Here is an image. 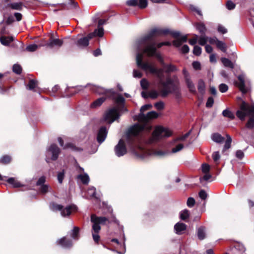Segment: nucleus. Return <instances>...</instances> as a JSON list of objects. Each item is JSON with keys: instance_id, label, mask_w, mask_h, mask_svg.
Wrapping results in <instances>:
<instances>
[{"instance_id": "nucleus-19", "label": "nucleus", "mask_w": 254, "mask_h": 254, "mask_svg": "<svg viewBox=\"0 0 254 254\" xmlns=\"http://www.w3.org/2000/svg\"><path fill=\"white\" fill-rule=\"evenodd\" d=\"M58 140L60 145L63 147L64 149H70L74 151L78 150V148L75 147L73 144L71 143H67L65 145H64V141L61 137H58Z\"/></svg>"}, {"instance_id": "nucleus-35", "label": "nucleus", "mask_w": 254, "mask_h": 254, "mask_svg": "<svg viewBox=\"0 0 254 254\" xmlns=\"http://www.w3.org/2000/svg\"><path fill=\"white\" fill-rule=\"evenodd\" d=\"M226 137L227 140L225 141L223 151H225L226 150L228 149L231 147V143L232 142L231 137L229 134H227Z\"/></svg>"}, {"instance_id": "nucleus-3", "label": "nucleus", "mask_w": 254, "mask_h": 254, "mask_svg": "<svg viewBox=\"0 0 254 254\" xmlns=\"http://www.w3.org/2000/svg\"><path fill=\"white\" fill-rule=\"evenodd\" d=\"M130 150L136 158L140 160H144L151 155L162 157L167 154V152L162 150L154 151L145 149L141 145L136 144L135 142H133L131 145Z\"/></svg>"}, {"instance_id": "nucleus-52", "label": "nucleus", "mask_w": 254, "mask_h": 254, "mask_svg": "<svg viewBox=\"0 0 254 254\" xmlns=\"http://www.w3.org/2000/svg\"><path fill=\"white\" fill-rule=\"evenodd\" d=\"M87 193L90 196H95L96 194V189L93 187L89 188L88 190Z\"/></svg>"}, {"instance_id": "nucleus-53", "label": "nucleus", "mask_w": 254, "mask_h": 254, "mask_svg": "<svg viewBox=\"0 0 254 254\" xmlns=\"http://www.w3.org/2000/svg\"><path fill=\"white\" fill-rule=\"evenodd\" d=\"M115 101L117 104H123L125 102V99L122 95H119L115 99Z\"/></svg>"}, {"instance_id": "nucleus-58", "label": "nucleus", "mask_w": 254, "mask_h": 254, "mask_svg": "<svg viewBox=\"0 0 254 254\" xmlns=\"http://www.w3.org/2000/svg\"><path fill=\"white\" fill-rule=\"evenodd\" d=\"M154 106L157 110H161L164 108V104L162 101H159L154 104Z\"/></svg>"}, {"instance_id": "nucleus-10", "label": "nucleus", "mask_w": 254, "mask_h": 254, "mask_svg": "<svg viewBox=\"0 0 254 254\" xmlns=\"http://www.w3.org/2000/svg\"><path fill=\"white\" fill-rule=\"evenodd\" d=\"M144 126L139 124H135L132 126L128 131V139L131 140L133 137L139 135L144 130Z\"/></svg>"}, {"instance_id": "nucleus-28", "label": "nucleus", "mask_w": 254, "mask_h": 254, "mask_svg": "<svg viewBox=\"0 0 254 254\" xmlns=\"http://www.w3.org/2000/svg\"><path fill=\"white\" fill-rule=\"evenodd\" d=\"M105 101V98L104 97H101L94 101L92 104L90 105L91 108H96L100 106L103 102Z\"/></svg>"}, {"instance_id": "nucleus-46", "label": "nucleus", "mask_w": 254, "mask_h": 254, "mask_svg": "<svg viewBox=\"0 0 254 254\" xmlns=\"http://www.w3.org/2000/svg\"><path fill=\"white\" fill-rule=\"evenodd\" d=\"M140 85L142 89H147L149 87V83L146 79L143 78L140 81Z\"/></svg>"}, {"instance_id": "nucleus-47", "label": "nucleus", "mask_w": 254, "mask_h": 254, "mask_svg": "<svg viewBox=\"0 0 254 254\" xmlns=\"http://www.w3.org/2000/svg\"><path fill=\"white\" fill-rule=\"evenodd\" d=\"M13 71L16 74H20L22 71L21 67L20 65L15 64L13 66Z\"/></svg>"}, {"instance_id": "nucleus-15", "label": "nucleus", "mask_w": 254, "mask_h": 254, "mask_svg": "<svg viewBox=\"0 0 254 254\" xmlns=\"http://www.w3.org/2000/svg\"><path fill=\"white\" fill-rule=\"evenodd\" d=\"M56 243L58 245L65 249L70 248L72 246V241L70 240L67 239L65 237L58 239Z\"/></svg>"}, {"instance_id": "nucleus-13", "label": "nucleus", "mask_w": 254, "mask_h": 254, "mask_svg": "<svg viewBox=\"0 0 254 254\" xmlns=\"http://www.w3.org/2000/svg\"><path fill=\"white\" fill-rule=\"evenodd\" d=\"M115 152L118 157H121L126 154L127 151L125 142L120 139L115 147Z\"/></svg>"}, {"instance_id": "nucleus-32", "label": "nucleus", "mask_w": 254, "mask_h": 254, "mask_svg": "<svg viewBox=\"0 0 254 254\" xmlns=\"http://www.w3.org/2000/svg\"><path fill=\"white\" fill-rule=\"evenodd\" d=\"M39 190L42 194H45L48 192L52 191L51 188L48 185H43L40 186Z\"/></svg>"}, {"instance_id": "nucleus-55", "label": "nucleus", "mask_w": 254, "mask_h": 254, "mask_svg": "<svg viewBox=\"0 0 254 254\" xmlns=\"http://www.w3.org/2000/svg\"><path fill=\"white\" fill-rule=\"evenodd\" d=\"M159 95L158 93L155 90H152L149 93L148 96L151 98L152 99H156L158 97Z\"/></svg>"}, {"instance_id": "nucleus-61", "label": "nucleus", "mask_w": 254, "mask_h": 254, "mask_svg": "<svg viewBox=\"0 0 254 254\" xmlns=\"http://www.w3.org/2000/svg\"><path fill=\"white\" fill-rule=\"evenodd\" d=\"M46 181V178L44 176L41 177L36 183L37 186H41L43 185H45L44 183Z\"/></svg>"}, {"instance_id": "nucleus-8", "label": "nucleus", "mask_w": 254, "mask_h": 254, "mask_svg": "<svg viewBox=\"0 0 254 254\" xmlns=\"http://www.w3.org/2000/svg\"><path fill=\"white\" fill-rule=\"evenodd\" d=\"M170 32L168 29H159L154 28L151 30L147 34L144 36L143 37L138 40L136 42L139 43L140 44H146V41L147 40H151L153 37L159 36L161 34H167L170 33Z\"/></svg>"}, {"instance_id": "nucleus-6", "label": "nucleus", "mask_w": 254, "mask_h": 254, "mask_svg": "<svg viewBox=\"0 0 254 254\" xmlns=\"http://www.w3.org/2000/svg\"><path fill=\"white\" fill-rule=\"evenodd\" d=\"M50 208L53 211H60L61 215L63 217L68 216L72 212L76 210V206L74 205H68L64 207L63 205L56 202H51Z\"/></svg>"}, {"instance_id": "nucleus-51", "label": "nucleus", "mask_w": 254, "mask_h": 254, "mask_svg": "<svg viewBox=\"0 0 254 254\" xmlns=\"http://www.w3.org/2000/svg\"><path fill=\"white\" fill-rule=\"evenodd\" d=\"M184 148V145L182 144H179L175 147L172 148V152L173 153H177L181 150Z\"/></svg>"}, {"instance_id": "nucleus-34", "label": "nucleus", "mask_w": 254, "mask_h": 254, "mask_svg": "<svg viewBox=\"0 0 254 254\" xmlns=\"http://www.w3.org/2000/svg\"><path fill=\"white\" fill-rule=\"evenodd\" d=\"M79 228L74 227L73 230L71 231L70 235L72 238V239L74 240H77L79 236Z\"/></svg>"}, {"instance_id": "nucleus-33", "label": "nucleus", "mask_w": 254, "mask_h": 254, "mask_svg": "<svg viewBox=\"0 0 254 254\" xmlns=\"http://www.w3.org/2000/svg\"><path fill=\"white\" fill-rule=\"evenodd\" d=\"M163 68L165 69V71L166 73H169L170 72H173L177 70V67L175 65L171 64H166L165 65H164Z\"/></svg>"}, {"instance_id": "nucleus-45", "label": "nucleus", "mask_w": 254, "mask_h": 254, "mask_svg": "<svg viewBox=\"0 0 254 254\" xmlns=\"http://www.w3.org/2000/svg\"><path fill=\"white\" fill-rule=\"evenodd\" d=\"M212 158L216 164H218L219 160L220 158V155L219 151H215L212 154Z\"/></svg>"}, {"instance_id": "nucleus-30", "label": "nucleus", "mask_w": 254, "mask_h": 254, "mask_svg": "<svg viewBox=\"0 0 254 254\" xmlns=\"http://www.w3.org/2000/svg\"><path fill=\"white\" fill-rule=\"evenodd\" d=\"M23 6V3L20 2H14L8 4V6L12 9L21 10Z\"/></svg>"}, {"instance_id": "nucleus-7", "label": "nucleus", "mask_w": 254, "mask_h": 254, "mask_svg": "<svg viewBox=\"0 0 254 254\" xmlns=\"http://www.w3.org/2000/svg\"><path fill=\"white\" fill-rule=\"evenodd\" d=\"M171 132L168 129L162 127H156L151 136L147 140V143L151 144L154 143L164 137H169L171 135Z\"/></svg>"}, {"instance_id": "nucleus-42", "label": "nucleus", "mask_w": 254, "mask_h": 254, "mask_svg": "<svg viewBox=\"0 0 254 254\" xmlns=\"http://www.w3.org/2000/svg\"><path fill=\"white\" fill-rule=\"evenodd\" d=\"M37 86V81L35 80H30L27 84L26 88L29 90H33Z\"/></svg>"}, {"instance_id": "nucleus-16", "label": "nucleus", "mask_w": 254, "mask_h": 254, "mask_svg": "<svg viewBox=\"0 0 254 254\" xmlns=\"http://www.w3.org/2000/svg\"><path fill=\"white\" fill-rule=\"evenodd\" d=\"M63 44V40L59 39H54L53 37H51L49 39V41L44 45V46L52 48L54 46L61 47Z\"/></svg>"}, {"instance_id": "nucleus-25", "label": "nucleus", "mask_w": 254, "mask_h": 254, "mask_svg": "<svg viewBox=\"0 0 254 254\" xmlns=\"http://www.w3.org/2000/svg\"><path fill=\"white\" fill-rule=\"evenodd\" d=\"M93 91L99 94H104L108 92L112 93V90H107L100 86H94L93 88Z\"/></svg>"}, {"instance_id": "nucleus-11", "label": "nucleus", "mask_w": 254, "mask_h": 254, "mask_svg": "<svg viewBox=\"0 0 254 254\" xmlns=\"http://www.w3.org/2000/svg\"><path fill=\"white\" fill-rule=\"evenodd\" d=\"M170 34L174 38L176 39L173 41V44L175 47H179L182 45L183 43L186 42L187 41V35H186L180 37V32L179 31H171Z\"/></svg>"}, {"instance_id": "nucleus-29", "label": "nucleus", "mask_w": 254, "mask_h": 254, "mask_svg": "<svg viewBox=\"0 0 254 254\" xmlns=\"http://www.w3.org/2000/svg\"><path fill=\"white\" fill-rule=\"evenodd\" d=\"M77 179L80 180L84 184H87L89 182V177L86 173L79 175Z\"/></svg>"}, {"instance_id": "nucleus-37", "label": "nucleus", "mask_w": 254, "mask_h": 254, "mask_svg": "<svg viewBox=\"0 0 254 254\" xmlns=\"http://www.w3.org/2000/svg\"><path fill=\"white\" fill-rule=\"evenodd\" d=\"M245 250V248L243 244H238L235 247L234 251H238L239 252L238 254H243Z\"/></svg>"}, {"instance_id": "nucleus-1", "label": "nucleus", "mask_w": 254, "mask_h": 254, "mask_svg": "<svg viewBox=\"0 0 254 254\" xmlns=\"http://www.w3.org/2000/svg\"><path fill=\"white\" fill-rule=\"evenodd\" d=\"M142 59V54H137L136 57V64L137 66L145 71H149L150 73L153 74L156 76L159 80V84L163 87L161 91L162 97H165L170 93L177 92L178 85L175 83L173 79L168 77L165 81H163L164 78L163 69L157 68L149 63H143Z\"/></svg>"}, {"instance_id": "nucleus-41", "label": "nucleus", "mask_w": 254, "mask_h": 254, "mask_svg": "<svg viewBox=\"0 0 254 254\" xmlns=\"http://www.w3.org/2000/svg\"><path fill=\"white\" fill-rule=\"evenodd\" d=\"M222 115L224 117L229 118L231 119H234L235 118V116L233 113L228 109L224 110L222 112Z\"/></svg>"}, {"instance_id": "nucleus-22", "label": "nucleus", "mask_w": 254, "mask_h": 254, "mask_svg": "<svg viewBox=\"0 0 254 254\" xmlns=\"http://www.w3.org/2000/svg\"><path fill=\"white\" fill-rule=\"evenodd\" d=\"M206 228L204 226H201L197 229V234L198 239L200 240L204 239L206 237Z\"/></svg>"}, {"instance_id": "nucleus-23", "label": "nucleus", "mask_w": 254, "mask_h": 254, "mask_svg": "<svg viewBox=\"0 0 254 254\" xmlns=\"http://www.w3.org/2000/svg\"><path fill=\"white\" fill-rule=\"evenodd\" d=\"M76 44L79 47H86L89 44L88 38L86 37H82L77 41Z\"/></svg>"}, {"instance_id": "nucleus-31", "label": "nucleus", "mask_w": 254, "mask_h": 254, "mask_svg": "<svg viewBox=\"0 0 254 254\" xmlns=\"http://www.w3.org/2000/svg\"><path fill=\"white\" fill-rule=\"evenodd\" d=\"M221 60V62L223 63V65L225 67H228L231 68H233V67H234L233 64L232 62L230 60H229L228 59H227L226 58H222Z\"/></svg>"}, {"instance_id": "nucleus-40", "label": "nucleus", "mask_w": 254, "mask_h": 254, "mask_svg": "<svg viewBox=\"0 0 254 254\" xmlns=\"http://www.w3.org/2000/svg\"><path fill=\"white\" fill-rule=\"evenodd\" d=\"M208 37L206 36L205 34H202V35H201L199 38L198 37L197 40H198V43L200 45L203 46L208 41Z\"/></svg>"}, {"instance_id": "nucleus-14", "label": "nucleus", "mask_w": 254, "mask_h": 254, "mask_svg": "<svg viewBox=\"0 0 254 254\" xmlns=\"http://www.w3.org/2000/svg\"><path fill=\"white\" fill-rule=\"evenodd\" d=\"M158 116V113L155 111L148 112L146 115L144 114H139L138 115L139 120L146 121L148 120L157 118Z\"/></svg>"}, {"instance_id": "nucleus-44", "label": "nucleus", "mask_w": 254, "mask_h": 254, "mask_svg": "<svg viewBox=\"0 0 254 254\" xmlns=\"http://www.w3.org/2000/svg\"><path fill=\"white\" fill-rule=\"evenodd\" d=\"M38 45L36 44H31L27 46L25 49V50L29 52H33L36 51L38 49Z\"/></svg>"}, {"instance_id": "nucleus-5", "label": "nucleus", "mask_w": 254, "mask_h": 254, "mask_svg": "<svg viewBox=\"0 0 254 254\" xmlns=\"http://www.w3.org/2000/svg\"><path fill=\"white\" fill-rule=\"evenodd\" d=\"M142 47H144L143 50V53H146L148 57L155 56L158 59L160 64L162 65L163 67L166 65L161 55L159 54L156 53L155 44L154 42L148 44H139V43L136 42L135 47L137 51L136 58L137 57V54H140L139 52L141 51ZM140 54L143 55V53H140ZM143 57V56H142V57ZM142 59L143 58L142 60ZM142 61H143L142 60ZM142 62L144 63L143 62Z\"/></svg>"}, {"instance_id": "nucleus-64", "label": "nucleus", "mask_w": 254, "mask_h": 254, "mask_svg": "<svg viewBox=\"0 0 254 254\" xmlns=\"http://www.w3.org/2000/svg\"><path fill=\"white\" fill-rule=\"evenodd\" d=\"M133 75L135 78H141L142 76V73L138 70L134 69L133 71Z\"/></svg>"}, {"instance_id": "nucleus-39", "label": "nucleus", "mask_w": 254, "mask_h": 254, "mask_svg": "<svg viewBox=\"0 0 254 254\" xmlns=\"http://www.w3.org/2000/svg\"><path fill=\"white\" fill-rule=\"evenodd\" d=\"M189 216L190 212L187 209L183 210L180 213V218L183 220H185L188 218H189Z\"/></svg>"}, {"instance_id": "nucleus-56", "label": "nucleus", "mask_w": 254, "mask_h": 254, "mask_svg": "<svg viewBox=\"0 0 254 254\" xmlns=\"http://www.w3.org/2000/svg\"><path fill=\"white\" fill-rule=\"evenodd\" d=\"M139 3H138V6L140 8H143L147 6V0H138Z\"/></svg>"}, {"instance_id": "nucleus-4", "label": "nucleus", "mask_w": 254, "mask_h": 254, "mask_svg": "<svg viewBox=\"0 0 254 254\" xmlns=\"http://www.w3.org/2000/svg\"><path fill=\"white\" fill-rule=\"evenodd\" d=\"M91 221L93 223L92 225V237L94 241L98 243L100 240V236L98 235L101 227L100 225H104L107 222H117V220L114 216H112L111 218H108L105 217H97L94 214H92L91 216Z\"/></svg>"}, {"instance_id": "nucleus-60", "label": "nucleus", "mask_w": 254, "mask_h": 254, "mask_svg": "<svg viewBox=\"0 0 254 254\" xmlns=\"http://www.w3.org/2000/svg\"><path fill=\"white\" fill-rule=\"evenodd\" d=\"M10 161V157L7 155L2 157L0 159V162L4 164L8 163Z\"/></svg>"}, {"instance_id": "nucleus-2", "label": "nucleus", "mask_w": 254, "mask_h": 254, "mask_svg": "<svg viewBox=\"0 0 254 254\" xmlns=\"http://www.w3.org/2000/svg\"><path fill=\"white\" fill-rule=\"evenodd\" d=\"M236 115L241 120H244L247 116H250L246 127L250 129L254 127V104L250 106L245 101H243L239 109L236 112Z\"/></svg>"}, {"instance_id": "nucleus-54", "label": "nucleus", "mask_w": 254, "mask_h": 254, "mask_svg": "<svg viewBox=\"0 0 254 254\" xmlns=\"http://www.w3.org/2000/svg\"><path fill=\"white\" fill-rule=\"evenodd\" d=\"M219 88L221 92L225 93L228 90V87L226 84L222 83L219 85Z\"/></svg>"}, {"instance_id": "nucleus-63", "label": "nucleus", "mask_w": 254, "mask_h": 254, "mask_svg": "<svg viewBox=\"0 0 254 254\" xmlns=\"http://www.w3.org/2000/svg\"><path fill=\"white\" fill-rule=\"evenodd\" d=\"M103 31V28L102 27H98V28L95 30L96 35H97L99 37H102L104 34Z\"/></svg>"}, {"instance_id": "nucleus-49", "label": "nucleus", "mask_w": 254, "mask_h": 254, "mask_svg": "<svg viewBox=\"0 0 254 254\" xmlns=\"http://www.w3.org/2000/svg\"><path fill=\"white\" fill-rule=\"evenodd\" d=\"M152 107V105L151 104H146L141 107L139 114H144V112L150 109Z\"/></svg>"}, {"instance_id": "nucleus-20", "label": "nucleus", "mask_w": 254, "mask_h": 254, "mask_svg": "<svg viewBox=\"0 0 254 254\" xmlns=\"http://www.w3.org/2000/svg\"><path fill=\"white\" fill-rule=\"evenodd\" d=\"M238 79L239 80L240 82L238 83V86L240 90L243 93H246L248 92V89L245 87V86L244 76L242 75H239L238 76Z\"/></svg>"}, {"instance_id": "nucleus-38", "label": "nucleus", "mask_w": 254, "mask_h": 254, "mask_svg": "<svg viewBox=\"0 0 254 254\" xmlns=\"http://www.w3.org/2000/svg\"><path fill=\"white\" fill-rule=\"evenodd\" d=\"M197 88L198 91L201 94H203L205 92V84L202 80H199L198 82Z\"/></svg>"}, {"instance_id": "nucleus-59", "label": "nucleus", "mask_w": 254, "mask_h": 254, "mask_svg": "<svg viewBox=\"0 0 254 254\" xmlns=\"http://www.w3.org/2000/svg\"><path fill=\"white\" fill-rule=\"evenodd\" d=\"M187 205L189 207H192L193 206L195 203V200L192 197H189L187 200Z\"/></svg>"}, {"instance_id": "nucleus-57", "label": "nucleus", "mask_w": 254, "mask_h": 254, "mask_svg": "<svg viewBox=\"0 0 254 254\" xmlns=\"http://www.w3.org/2000/svg\"><path fill=\"white\" fill-rule=\"evenodd\" d=\"M226 7L229 10H232L235 7V4L231 0H229L226 3Z\"/></svg>"}, {"instance_id": "nucleus-62", "label": "nucleus", "mask_w": 254, "mask_h": 254, "mask_svg": "<svg viewBox=\"0 0 254 254\" xmlns=\"http://www.w3.org/2000/svg\"><path fill=\"white\" fill-rule=\"evenodd\" d=\"M210 170V166L207 164H203L202 165V171L204 173H208Z\"/></svg>"}, {"instance_id": "nucleus-36", "label": "nucleus", "mask_w": 254, "mask_h": 254, "mask_svg": "<svg viewBox=\"0 0 254 254\" xmlns=\"http://www.w3.org/2000/svg\"><path fill=\"white\" fill-rule=\"evenodd\" d=\"M196 28L201 34H205L206 28L203 23H197L196 25Z\"/></svg>"}, {"instance_id": "nucleus-24", "label": "nucleus", "mask_w": 254, "mask_h": 254, "mask_svg": "<svg viewBox=\"0 0 254 254\" xmlns=\"http://www.w3.org/2000/svg\"><path fill=\"white\" fill-rule=\"evenodd\" d=\"M14 40L12 36H1L0 38V41L2 45L4 46H8L9 44Z\"/></svg>"}, {"instance_id": "nucleus-21", "label": "nucleus", "mask_w": 254, "mask_h": 254, "mask_svg": "<svg viewBox=\"0 0 254 254\" xmlns=\"http://www.w3.org/2000/svg\"><path fill=\"white\" fill-rule=\"evenodd\" d=\"M6 181L10 185H11L12 187L17 188L22 187L23 185L18 182L15 178H9L7 179Z\"/></svg>"}, {"instance_id": "nucleus-26", "label": "nucleus", "mask_w": 254, "mask_h": 254, "mask_svg": "<svg viewBox=\"0 0 254 254\" xmlns=\"http://www.w3.org/2000/svg\"><path fill=\"white\" fill-rule=\"evenodd\" d=\"M185 81L188 88L189 89L190 91L193 93H196L195 85L190 79V78H187V79L185 80Z\"/></svg>"}, {"instance_id": "nucleus-17", "label": "nucleus", "mask_w": 254, "mask_h": 254, "mask_svg": "<svg viewBox=\"0 0 254 254\" xmlns=\"http://www.w3.org/2000/svg\"><path fill=\"white\" fill-rule=\"evenodd\" d=\"M107 135V130L105 127H101L98 133L97 141L99 143H102L106 139Z\"/></svg>"}, {"instance_id": "nucleus-9", "label": "nucleus", "mask_w": 254, "mask_h": 254, "mask_svg": "<svg viewBox=\"0 0 254 254\" xmlns=\"http://www.w3.org/2000/svg\"><path fill=\"white\" fill-rule=\"evenodd\" d=\"M120 117L119 108L117 107L109 109L105 115V120L110 124L118 119Z\"/></svg>"}, {"instance_id": "nucleus-43", "label": "nucleus", "mask_w": 254, "mask_h": 254, "mask_svg": "<svg viewBox=\"0 0 254 254\" xmlns=\"http://www.w3.org/2000/svg\"><path fill=\"white\" fill-rule=\"evenodd\" d=\"M216 45L217 47L220 49L222 52H225L226 51V46L225 43L223 42L218 40Z\"/></svg>"}, {"instance_id": "nucleus-50", "label": "nucleus", "mask_w": 254, "mask_h": 254, "mask_svg": "<svg viewBox=\"0 0 254 254\" xmlns=\"http://www.w3.org/2000/svg\"><path fill=\"white\" fill-rule=\"evenodd\" d=\"M193 53L196 56H199L201 53V48L198 46H194L193 50Z\"/></svg>"}, {"instance_id": "nucleus-18", "label": "nucleus", "mask_w": 254, "mask_h": 254, "mask_svg": "<svg viewBox=\"0 0 254 254\" xmlns=\"http://www.w3.org/2000/svg\"><path fill=\"white\" fill-rule=\"evenodd\" d=\"M187 225L182 222H178L174 226V230L178 235L183 234L186 230Z\"/></svg>"}, {"instance_id": "nucleus-48", "label": "nucleus", "mask_w": 254, "mask_h": 254, "mask_svg": "<svg viewBox=\"0 0 254 254\" xmlns=\"http://www.w3.org/2000/svg\"><path fill=\"white\" fill-rule=\"evenodd\" d=\"M64 177V171H62V172H60L58 173L57 178L58 182L60 184H62L63 183V180Z\"/></svg>"}, {"instance_id": "nucleus-12", "label": "nucleus", "mask_w": 254, "mask_h": 254, "mask_svg": "<svg viewBox=\"0 0 254 254\" xmlns=\"http://www.w3.org/2000/svg\"><path fill=\"white\" fill-rule=\"evenodd\" d=\"M60 152V148L55 144L51 145V146L47 148L46 157L51 156V159L52 160H56L59 156Z\"/></svg>"}, {"instance_id": "nucleus-27", "label": "nucleus", "mask_w": 254, "mask_h": 254, "mask_svg": "<svg viewBox=\"0 0 254 254\" xmlns=\"http://www.w3.org/2000/svg\"><path fill=\"white\" fill-rule=\"evenodd\" d=\"M211 139L217 143H222L224 140V138L218 133H213L211 135Z\"/></svg>"}]
</instances>
